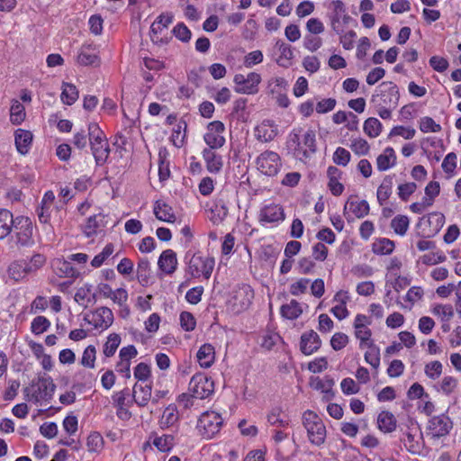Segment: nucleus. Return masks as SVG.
<instances>
[{"label": "nucleus", "mask_w": 461, "mask_h": 461, "mask_svg": "<svg viewBox=\"0 0 461 461\" xmlns=\"http://www.w3.org/2000/svg\"><path fill=\"white\" fill-rule=\"evenodd\" d=\"M303 130L294 129L289 135V144L294 147V155L296 158L303 161L309 158L316 151L315 132L308 130L302 134Z\"/></svg>", "instance_id": "obj_1"}, {"label": "nucleus", "mask_w": 461, "mask_h": 461, "mask_svg": "<svg viewBox=\"0 0 461 461\" xmlns=\"http://www.w3.org/2000/svg\"><path fill=\"white\" fill-rule=\"evenodd\" d=\"M88 141L96 165L105 164L111 149L104 132L96 122L88 124Z\"/></svg>", "instance_id": "obj_2"}, {"label": "nucleus", "mask_w": 461, "mask_h": 461, "mask_svg": "<svg viewBox=\"0 0 461 461\" xmlns=\"http://www.w3.org/2000/svg\"><path fill=\"white\" fill-rule=\"evenodd\" d=\"M254 298V291L250 285L242 284L232 289L227 300V309L233 314L247 310Z\"/></svg>", "instance_id": "obj_3"}, {"label": "nucleus", "mask_w": 461, "mask_h": 461, "mask_svg": "<svg viewBox=\"0 0 461 461\" xmlns=\"http://www.w3.org/2000/svg\"><path fill=\"white\" fill-rule=\"evenodd\" d=\"M302 421L311 443L322 445L326 438V427L322 420L314 411L307 410L303 413Z\"/></svg>", "instance_id": "obj_4"}, {"label": "nucleus", "mask_w": 461, "mask_h": 461, "mask_svg": "<svg viewBox=\"0 0 461 461\" xmlns=\"http://www.w3.org/2000/svg\"><path fill=\"white\" fill-rule=\"evenodd\" d=\"M13 230L16 239V245L20 247H32L34 245L33 222L31 218L23 215L15 217Z\"/></svg>", "instance_id": "obj_5"}, {"label": "nucleus", "mask_w": 461, "mask_h": 461, "mask_svg": "<svg viewBox=\"0 0 461 461\" xmlns=\"http://www.w3.org/2000/svg\"><path fill=\"white\" fill-rule=\"evenodd\" d=\"M398 87L393 82H383L371 97L373 105H386L394 108L399 101Z\"/></svg>", "instance_id": "obj_6"}, {"label": "nucleus", "mask_w": 461, "mask_h": 461, "mask_svg": "<svg viewBox=\"0 0 461 461\" xmlns=\"http://www.w3.org/2000/svg\"><path fill=\"white\" fill-rule=\"evenodd\" d=\"M258 169L264 175L274 176L278 174L282 167L280 156L271 150L262 152L256 160Z\"/></svg>", "instance_id": "obj_7"}, {"label": "nucleus", "mask_w": 461, "mask_h": 461, "mask_svg": "<svg viewBox=\"0 0 461 461\" xmlns=\"http://www.w3.org/2000/svg\"><path fill=\"white\" fill-rule=\"evenodd\" d=\"M173 22V15L169 13L160 14L150 26V39L154 44L164 45L168 42L167 34V26Z\"/></svg>", "instance_id": "obj_8"}, {"label": "nucleus", "mask_w": 461, "mask_h": 461, "mask_svg": "<svg viewBox=\"0 0 461 461\" xmlns=\"http://www.w3.org/2000/svg\"><path fill=\"white\" fill-rule=\"evenodd\" d=\"M261 77L256 72H250L245 77L242 74L234 76L235 91L240 94L253 95L258 93Z\"/></svg>", "instance_id": "obj_9"}, {"label": "nucleus", "mask_w": 461, "mask_h": 461, "mask_svg": "<svg viewBox=\"0 0 461 461\" xmlns=\"http://www.w3.org/2000/svg\"><path fill=\"white\" fill-rule=\"evenodd\" d=\"M453 428L450 418L445 414L433 416L428 423L427 434L432 438H440L449 434Z\"/></svg>", "instance_id": "obj_10"}, {"label": "nucleus", "mask_w": 461, "mask_h": 461, "mask_svg": "<svg viewBox=\"0 0 461 461\" xmlns=\"http://www.w3.org/2000/svg\"><path fill=\"white\" fill-rule=\"evenodd\" d=\"M32 386L35 387L32 394V399L35 402H39L41 400H50L56 389L52 378L49 375L40 377L37 383H32Z\"/></svg>", "instance_id": "obj_11"}, {"label": "nucleus", "mask_w": 461, "mask_h": 461, "mask_svg": "<svg viewBox=\"0 0 461 461\" xmlns=\"http://www.w3.org/2000/svg\"><path fill=\"white\" fill-rule=\"evenodd\" d=\"M224 130V124L220 121H214L208 124L203 140L211 149H218L223 146L225 142Z\"/></svg>", "instance_id": "obj_12"}, {"label": "nucleus", "mask_w": 461, "mask_h": 461, "mask_svg": "<svg viewBox=\"0 0 461 461\" xmlns=\"http://www.w3.org/2000/svg\"><path fill=\"white\" fill-rule=\"evenodd\" d=\"M223 423L216 411H203V439H211L219 433Z\"/></svg>", "instance_id": "obj_13"}, {"label": "nucleus", "mask_w": 461, "mask_h": 461, "mask_svg": "<svg viewBox=\"0 0 461 461\" xmlns=\"http://www.w3.org/2000/svg\"><path fill=\"white\" fill-rule=\"evenodd\" d=\"M45 262H46L45 256L42 254L37 253V254H34L31 258V260L29 262H27L26 260H21V261L12 263L8 268V273H9V275L14 276L16 268H23V271L24 273L36 272L37 270H39L41 267H43Z\"/></svg>", "instance_id": "obj_14"}, {"label": "nucleus", "mask_w": 461, "mask_h": 461, "mask_svg": "<svg viewBox=\"0 0 461 461\" xmlns=\"http://www.w3.org/2000/svg\"><path fill=\"white\" fill-rule=\"evenodd\" d=\"M202 67L193 68L187 72V84L179 87V97L190 98L194 94V89L200 86L202 78L200 73Z\"/></svg>", "instance_id": "obj_15"}, {"label": "nucleus", "mask_w": 461, "mask_h": 461, "mask_svg": "<svg viewBox=\"0 0 461 461\" xmlns=\"http://www.w3.org/2000/svg\"><path fill=\"white\" fill-rule=\"evenodd\" d=\"M77 62L82 66L98 67L101 63L96 46L93 44H84L78 52Z\"/></svg>", "instance_id": "obj_16"}, {"label": "nucleus", "mask_w": 461, "mask_h": 461, "mask_svg": "<svg viewBox=\"0 0 461 461\" xmlns=\"http://www.w3.org/2000/svg\"><path fill=\"white\" fill-rule=\"evenodd\" d=\"M321 346V340L314 330H311L302 334L300 349L304 355H312Z\"/></svg>", "instance_id": "obj_17"}, {"label": "nucleus", "mask_w": 461, "mask_h": 461, "mask_svg": "<svg viewBox=\"0 0 461 461\" xmlns=\"http://www.w3.org/2000/svg\"><path fill=\"white\" fill-rule=\"evenodd\" d=\"M93 325L95 329L106 330L113 323V313L108 307L102 306L93 312Z\"/></svg>", "instance_id": "obj_18"}, {"label": "nucleus", "mask_w": 461, "mask_h": 461, "mask_svg": "<svg viewBox=\"0 0 461 461\" xmlns=\"http://www.w3.org/2000/svg\"><path fill=\"white\" fill-rule=\"evenodd\" d=\"M158 268L165 274H173L177 266L176 254L172 249L164 250L158 260Z\"/></svg>", "instance_id": "obj_19"}, {"label": "nucleus", "mask_w": 461, "mask_h": 461, "mask_svg": "<svg viewBox=\"0 0 461 461\" xmlns=\"http://www.w3.org/2000/svg\"><path fill=\"white\" fill-rule=\"evenodd\" d=\"M260 221L263 222H277L285 219L284 210L277 204L266 205L260 212Z\"/></svg>", "instance_id": "obj_20"}, {"label": "nucleus", "mask_w": 461, "mask_h": 461, "mask_svg": "<svg viewBox=\"0 0 461 461\" xmlns=\"http://www.w3.org/2000/svg\"><path fill=\"white\" fill-rule=\"evenodd\" d=\"M15 146L19 153H28L32 142V133L30 131L17 129L14 132Z\"/></svg>", "instance_id": "obj_21"}, {"label": "nucleus", "mask_w": 461, "mask_h": 461, "mask_svg": "<svg viewBox=\"0 0 461 461\" xmlns=\"http://www.w3.org/2000/svg\"><path fill=\"white\" fill-rule=\"evenodd\" d=\"M153 212L156 218L159 221L175 222L176 220L172 207L161 200L155 202Z\"/></svg>", "instance_id": "obj_22"}, {"label": "nucleus", "mask_w": 461, "mask_h": 461, "mask_svg": "<svg viewBox=\"0 0 461 461\" xmlns=\"http://www.w3.org/2000/svg\"><path fill=\"white\" fill-rule=\"evenodd\" d=\"M151 384L142 386L136 383L133 386L132 400L138 404V406L145 407L151 399Z\"/></svg>", "instance_id": "obj_23"}, {"label": "nucleus", "mask_w": 461, "mask_h": 461, "mask_svg": "<svg viewBox=\"0 0 461 461\" xmlns=\"http://www.w3.org/2000/svg\"><path fill=\"white\" fill-rule=\"evenodd\" d=\"M149 438L152 439V445H154L161 452H169L175 446V437L171 434H163L158 436L156 432H151Z\"/></svg>", "instance_id": "obj_24"}, {"label": "nucleus", "mask_w": 461, "mask_h": 461, "mask_svg": "<svg viewBox=\"0 0 461 461\" xmlns=\"http://www.w3.org/2000/svg\"><path fill=\"white\" fill-rule=\"evenodd\" d=\"M104 215L102 213L95 214L87 218L86 224L82 226L84 234L90 238L97 234L98 229L104 226Z\"/></svg>", "instance_id": "obj_25"}, {"label": "nucleus", "mask_w": 461, "mask_h": 461, "mask_svg": "<svg viewBox=\"0 0 461 461\" xmlns=\"http://www.w3.org/2000/svg\"><path fill=\"white\" fill-rule=\"evenodd\" d=\"M395 163L396 155L391 147L386 148L376 158V167L379 171H385L393 167Z\"/></svg>", "instance_id": "obj_26"}, {"label": "nucleus", "mask_w": 461, "mask_h": 461, "mask_svg": "<svg viewBox=\"0 0 461 461\" xmlns=\"http://www.w3.org/2000/svg\"><path fill=\"white\" fill-rule=\"evenodd\" d=\"M15 217L7 209H0V240L7 237L13 230Z\"/></svg>", "instance_id": "obj_27"}, {"label": "nucleus", "mask_w": 461, "mask_h": 461, "mask_svg": "<svg viewBox=\"0 0 461 461\" xmlns=\"http://www.w3.org/2000/svg\"><path fill=\"white\" fill-rule=\"evenodd\" d=\"M185 260L188 265L189 274L194 277H200L202 275V256L189 250L185 254Z\"/></svg>", "instance_id": "obj_28"}, {"label": "nucleus", "mask_w": 461, "mask_h": 461, "mask_svg": "<svg viewBox=\"0 0 461 461\" xmlns=\"http://www.w3.org/2000/svg\"><path fill=\"white\" fill-rule=\"evenodd\" d=\"M349 210L357 218H364L369 213V204L366 200L360 202L349 198L344 207V211Z\"/></svg>", "instance_id": "obj_29"}, {"label": "nucleus", "mask_w": 461, "mask_h": 461, "mask_svg": "<svg viewBox=\"0 0 461 461\" xmlns=\"http://www.w3.org/2000/svg\"><path fill=\"white\" fill-rule=\"evenodd\" d=\"M203 159L206 162V168L210 173L220 172L223 166L221 156L211 149H203Z\"/></svg>", "instance_id": "obj_30"}, {"label": "nucleus", "mask_w": 461, "mask_h": 461, "mask_svg": "<svg viewBox=\"0 0 461 461\" xmlns=\"http://www.w3.org/2000/svg\"><path fill=\"white\" fill-rule=\"evenodd\" d=\"M396 422L394 415L387 411H383L377 417L378 428L384 433H390L395 430Z\"/></svg>", "instance_id": "obj_31"}, {"label": "nucleus", "mask_w": 461, "mask_h": 461, "mask_svg": "<svg viewBox=\"0 0 461 461\" xmlns=\"http://www.w3.org/2000/svg\"><path fill=\"white\" fill-rule=\"evenodd\" d=\"M276 47L280 52L279 59L277 60L278 63L283 67L290 66L292 64L291 60L294 59V51L291 45L282 41H277Z\"/></svg>", "instance_id": "obj_32"}, {"label": "nucleus", "mask_w": 461, "mask_h": 461, "mask_svg": "<svg viewBox=\"0 0 461 461\" xmlns=\"http://www.w3.org/2000/svg\"><path fill=\"white\" fill-rule=\"evenodd\" d=\"M78 90L71 83H62L61 101L67 105H72L78 99Z\"/></svg>", "instance_id": "obj_33"}, {"label": "nucleus", "mask_w": 461, "mask_h": 461, "mask_svg": "<svg viewBox=\"0 0 461 461\" xmlns=\"http://www.w3.org/2000/svg\"><path fill=\"white\" fill-rule=\"evenodd\" d=\"M178 420L177 410L176 405L169 404L164 411L159 420V427L162 429L173 426Z\"/></svg>", "instance_id": "obj_34"}, {"label": "nucleus", "mask_w": 461, "mask_h": 461, "mask_svg": "<svg viewBox=\"0 0 461 461\" xmlns=\"http://www.w3.org/2000/svg\"><path fill=\"white\" fill-rule=\"evenodd\" d=\"M150 266L148 258H140L137 266V278L142 286L149 285Z\"/></svg>", "instance_id": "obj_35"}, {"label": "nucleus", "mask_w": 461, "mask_h": 461, "mask_svg": "<svg viewBox=\"0 0 461 461\" xmlns=\"http://www.w3.org/2000/svg\"><path fill=\"white\" fill-rule=\"evenodd\" d=\"M303 312L300 303L292 300L288 304H285L281 307V314L283 317L288 320L297 319Z\"/></svg>", "instance_id": "obj_36"}, {"label": "nucleus", "mask_w": 461, "mask_h": 461, "mask_svg": "<svg viewBox=\"0 0 461 461\" xmlns=\"http://www.w3.org/2000/svg\"><path fill=\"white\" fill-rule=\"evenodd\" d=\"M393 188V177L387 176L384 178L382 184L377 189V200L383 204L391 195Z\"/></svg>", "instance_id": "obj_37"}, {"label": "nucleus", "mask_w": 461, "mask_h": 461, "mask_svg": "<svg viewBox=\"0 0 461 461\" xmlns=\"http://www.w3.org/2000/svg\"><path fill=\"white\" fill-rule=\"evenodd\" d=\"M25 108L24 106L19 102L14 101L10 109V121L13 124L19 125L21 124L24 119H25Z\"/></svg>", "instance_id": "obj_38"}, {"label": "nucleus", "mask_w": 461, "mask_h": 461, "mask_svg": "<svg viewBox=\"0 0 461 461\" xmlns=\"http://www.w3.org/2000/svg\"><path fill=\"white\" fill-rule=\"evenodd\" d=\"M121 343V337L117 333H112L107 337L104 345L103 352L106 357H113Z\"/></svg>", "instance_id": "obj_39"}, {"label": "nucleus", "mask_w": 461, "mask_h": 461, "mask_svg": "<svg viewBox=\"0 0 461 461\" xmlns=\"http://www.w3.org/2000/svg\"><path fill=\"white\" fill-rule=\"evenodd\" d=\"M364 131L370 138H376L382 131V123L378 119L370 117L364 122Z\"/></svg>", "instance_id": "obj_40"}, {"label": "nucleus", "mask_w": 461, "mask_h": 461, "mask_svg": "<svg viewBox=\"0 0 461 461\" xmlns=\"http://www.w3.org/2000/svg\"><path fill=\"white\" fill-rule=\"evenodd\" d=\"M209 220L214 224H220L227 215V209L223 205L215 204L206 211Z\"/></svg>", "instance_id": "obj_41"}, {"label": "nucleus", "mask_w": 461, "mask_h": 461, "mask_svg": "<svg viewBox=\"0 0 461 461\" xmlns=\"http://www.w3.org/2000/svg\"><path fill=\"white\" fill-rule=\"evenodd\" d=\"M410 224L409 218L405 215H397L391 221V227L400 236L405 235Z\"/></svg>", "instance_id": "obj_42"}, {"label": "nucleus", "mask_w": 461, "mask_h": 461, "mask_svg": "<svg viewBox=\"0 0 461 461\" xmlns=\"http://www.w3.org/2000/svg\"><path fill=\"white\" fill-rule=\"evenodd\" d=\"M55 267L59 270V272L64 275L65 276L77 277L78 276L77 270L71 265L69 259H57V261L55 262Z\"/></svg>", "instance_id": "obj_43"}, {"label": "nucleus", "mask_w": 461, "mask_h": 461, "mask_svg": "<svg viewBox=\"0 0 461 461\" xmlns=\"http://www.w3.org/2000/svg\"><path fill=\"white\" fill-rule=\"evenodd\" d=\"M50 321L45 316H37L31 323V330L35 335H40L49 330Z\"/></svg>", "instance_id": "obj_44"}, {"label": "nucleus", "mask_w": 461, "mask_h": 461, "mask_svg": "<svg viewBox=\"0 0 461 461\" xmlns=\"http://www.w3.org/2000/svg\"><path fill=\"white\" fill-rule=\"evenodd\" d=\"M394 249L393 241L388 239H381L373 244V251L379 255H388Z\"/></svg>", "instance_id": "obj_45"}, {"label": "nucleus", "mask_w": 461, "mask_h": 461, "mask_svg": "<svg viewBox=\"0 0 461 461\" xmlns=\"http://www.w3.org/2000/svg\"><path fill=\"white\" fill-rule=\"evenodd\" d=\"M446 255L440 250L425 254L420 258V261L427 266H433L438 263H443L446 261Z\"/></svg>", "instance_id": "obj_46"}, {"label": "nucleus", "mask_w": 461, "mask_h": 461, "mask_svg": "<svg viewBox=\"0 0 461 461\" xmlns=\"http://www.w3.org/2000/svg\"><path fill=\"white\" fill-rule=\"evenodd\" d=\"M114 247L113 243H108L105 245L102 252L95 256V258L91 261V266L93 267H100L104 262L113 253Z\"/></svg>", "instance_id": "obj_47"}, {"label": "nucleus", "mask_w": 461, "mask_h": 461, "mask_svg": "<svg viewBox=\"0 0 461 461\" xmlns=\"http://www.w3.org/2000/svg\"><path fill=\"white\" fill-rule=\"evenodd\" d=\"M366 346H368L369 350L366 352L365 359L374 368H377L380 365V350L373 342H370Z\"/></svg>", "instance_id": "obj_48"}, {"label": "nucleus", "mask_w": 461, "mask_h": 461, "mask_svg": "<svg viewBox=\"0 0 461 461\" xmlns=\"http://www.w3.org/2000/svg\"><path fill=\"white\" fill-rule=\"evenodd\" d=\"M86 446L89 452H98L103 448L104 438L99 432H92L86 440Z\"/></svg>", "instance_id": "obj_49"}, {"label": "nucleus", "mask_w": 461, "mask_h": 461, "mask_svg": "<svg viewBox=\"0 0 461 461\" xmlns=\"http://www.w3.org/2000/svg\"><path fill=\"white\" fill-rule=\"evenodd\" d=\"M96 358V349L95 347L93 345H89L86 347L83 352L82 357H81V365L89 367L94 368Z\"/></svg>", "instance_id": "obj_50"}, {"label": "nucleus", "mask_w": 461, "mask_h": 461, "mask_svg": "<svg viewBox=\"0 0 461 461\" xmlns=\"http://www.w3.org/2000/svg\"><path fill=\"white\" fill-rule=\"evenodd\" d=\"M440 191V185L438 182L431 181L425 187L426 197L425 203L427 206H430L433 203L434 198L438 195Z\"/></svg>", "instance_id": "obj_51"}, {"label": "nucleus", "mask_w": 461, "mask_h": 461, "mask_svg": "<svg viewBox=\"0 0 461 461\" xmlns=\"http://www.w3.org/2000/svg\"><path fill=\"white\" fill-rule=\"evenodd\" d=\"M350 149L357 155L364 156L369 152L370 146L366 140H364L362 138H357V139H354L352 140V142L350 144Z\"/></svg>", "instance_id": "obj_52"}, {"label": "nucleus", "mask_w": 461, "mask_h": 461, "mask_svg": "<svg viewBox=\"0 0 461 461\" xmlns=\"http://www.w3.org/2000/svg\"><path fill=\"white\" fill-rule=\"evenodd\" d=\"M267 125L265 123H262L260 126L257 127L255 130V135L256 138L262 141V142H268L271 141L275 136V131L274 130H268Z\"/></svg>", "instance_id": "obj_53"}, {"label": "nucleus", "mask_w": 461, "mask_h": 461, "mask_svg": "<svg viewBox=\"0 0 461 461\" xmlns=\"http://www.w3.org/2000/svg\"><path fill=\"white\" fill-rule=\"evenodd\" d=\"M331 7L333 8L334 15L331 19V25L333 30L337 31L336 23H339L340 17L343 14H345L346 9L344 6V4L340 0H335L332 1L330 4Z\"/></svg>", "instance_id": "obj_54"}, {"label": "nucleus", "mask_w": 461, "mask_h": 461, "mask_svg": "<svg viewBox=\"0 0 461 461\" xmlns=\"http://www.w3.org/2000/svg\"><path fill=\"white\" fill-rule=\"evenodd\" d=\"M202 383V375L196 373L191 378L188 390L185 393L194 394L196 398L202 399V392L200 391V384Z\"/></svg>", "instance_id": "obj_55"}, {"label": "nucleus", "mask_w": 461, "mask_h": 461, "mask_svg": "<svg viewBox=\"0 0 461 461\" xmlns=\"http://www.w3.org/2000/svg\"><path fill=\"white\" fill-rule=\"evenodd\" d=\"M420 130L422 132H438L441 131V126L435 122L431 117H423L420 122Z\"/></svg>", "instance_id": "obj_56"}, {"label": "nucleus", "mask_w": 461, "mask_h": 461, "mask_svg": "<svg viewBox=\"0 0 461 461\" xmlns=\"http://www.w3.org/2000/svg\"><path fill=\"white\" fill-rule=\"evenodd\" d=\"M350 153L344 148L339 147L333 154V161L335 164L346 167L350 160Z\"/></svg>", "instance_id": "obj_57"}, {"label": "nucleus", "mask_w": 461, "mask_h": 461, "mask_svg": "<svg viewBox=\"0 0 461 461\" xmlns=\"http://www.w3.org/2000/svg\"><path fill=\"white\" fill-rule=\"evenodd\" d=\"M133 375L138 381H147L151 375L150 367L148 364L140 362L135 366Z\"/></svg>", "instance_id": "obj_58"}, {"label": "nucleus", "mask_w": 461, "mask_h": 461, "mask_svg": "<svg viewBox=\"0 0 461 461\" xmlns=\"http://www.w3.org/2000/svg\"><path fill=\"white\" fill-rule=\"evenodd\" d=\"M180 325L185 331L194 330L196 325L194 315L189 312H182L180 314Z\"/></svg>", "instance_id": "obj_59"}, {"label": "nucleus", "mask_w": 461, "mask_h": 461, "mask_svg": "<svg viewBox=\"0 0 461 461\" xmlns=\"http://www.w3.org/2000/svg\"><path fill=\"white\" fill-rule=\"evenodd\" d=\"M442 373V364L439 361H432L425 366V374L428 377L435 380Z\"/></svg>", "instance_id": "obj_60"}, {"label": "nucleus", "mask_w": 461, "mask_h": 461, "mask_svg": "<svg viewBox=\"0 0 461 461\" xmlns=\"http://www.w3.org/2000/svg\"><path fill=\"white\" fill-rule=\"evenodd\" d=\"M282 412L281 408H273L267 415V421L273 426L285 427L288 425V421L280 419L279 416Z\"/></svg>", "instance_id": "obj_61"}, {"label": "nucleus", "mask_w": 461, "mask_h": 461, "mask_svg": "<svg viewBox=\"0 0 461 461\" xmlns=\"http://www.w3.org/2000/svg\"><path fill=\"white\" fill-rule=\"evenodd\" d=\"M172 33L176 38L184 42L191 39V32L183 23H177L172 30Z\"/></svg>", "instance_id": "obj_62"}, {"label": "nucleus", "mask_w": 461, "mask_h": 461, "mask_svg": "<svg viewBox=\"0 0 461 461\" xmlns=\"http://www.w3.org/2000/svg\"><path fill=\"white\" fill-rule=\"evenodd\" d=\"M348 343V337L342 332L335 333L330 339V345H331L332 348L336 351L340 350L343 348H345Z\"/></svg>", "instance_id": "obj_63"}, {"label": "nucleus", "mask_w": 461, "mask_h": 461, "mask_svg": "<svg viewBox=\"0 0 461 461\" xmlns=\"http://www.w3.org/2000/svg\"><path fill=\"white\" fill-rule=\"evenodd\" d=\"M416 189L417 185L413 182L402 184L398 186V195L402 201H407Z\"/></svg>", "instance_id": "obj_64"}]
</instances>
